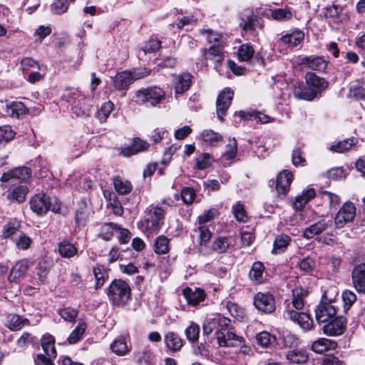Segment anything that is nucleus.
<instances>
[{
    "mask_svg": "<svg viewBox=\"0 0 365 365\" xmlns=\"http://www.w3.org/2000/svg\"><path fill=\"white\" fill-rule=\"evenodd\" d=\"M338 292L331 288L324 292L319 303L314 309L315 319L319 324L327 322L328 319L337 315L339 307L336 301Z\"/></svg>",
    "mask_w": 365,
    "mask_h": 365,
    "instance_id": "1",
    "label": "nucleus"
},
{
    "mask_svg": "<svg viewBox=\"0 0 365 365\" xmlns=\"http://www.w3.org/2000/svg\"><path fill=\"white\" fill-rule=\"evenodd\" d=\"M29 203L31 210L39 216L46 215L48 210L55 213L61 211V204L58 199L42 192L32 196Z\"/></svg>",
    "mask_w": 365,
    "mask_h": 365,
    "instance_id": "2",
    "label": "nucleus"
},
{
    "mask_svg": "<svg viewBox=\"0 0 365 365\" xmlns=\"http://www.w3.org/2000/svg\"><path fill=\"white\" fill-rule=\"evenodd\" d=\"M129 284L122 279H114L107 290V295L111 303L115 306L123 307L130 298Z\"/></svg>",
    "mask_w": 365,
    "mask_h": 365,
    "instance_id": "3",
    "label": "nucleus"
},
{
    "mask_svg": "<svg viewBox=\"0 0 365 365\" xmlns=\"http://www.w3.org/2000/svg\"><path fill=\"white\" fill-rule=\"evenodd\" d=\"M165 92L159 87H150L139 90L135 93L138 103H147L155 106L165 98Z\"/></svg>",
    "mask_w": 365,
    "mask_h": 365,
    "instance_id": "4",
    "label": "nucleus"
},
{
    "mask_svg": "<svg viewBox=\"0 0 365 365\" xmlns=\"http://www.w3.org/2000/svg\"><path fill=\"white\" fill-rule=\"evenodd\" d=\"M322 330L324 335L329 336H339L346 330L347 319L342 315H336L322 324Z\"/></svg>",
    "mask_w": 365,
    "mask_h": 365,
    "instance_id": "5",
    "label": "nucleus"
},
{
    "mask_svg": "<svg viewBox=\"0 0 365 365\" xmlns=\"http://www.w3.org/2000/svg\"><path fill=\"white\" fill-rule=\"evenodd\" d=\"M146 213L142 225L150 232L159 230L163 224L165 210L158 206H155L148 209Z\"/></svg>",
    "mask_w": 365,
    "mask_h": 365,
    "instance_id": "6",
    "label": "nucleus"
},
{
    "mask_svg": "<svg viewBox=\"0 0 365 365\" xmlns=\"http://www.w3.org/2000/svg\"><path fill=\"white\" fill-rule=\"evenodd\" d=\"M150 71L144 69L143 71L121 72L117 73L112 79L114 87L118 90L127 88L134 81L148 76Z\"/></svg>",
    "mask_w": 365,
    "mask_h": 365,
    "instance_id": "7",
    "label": "nucleus"
},
{
    "mask_svg": "<svg viewBox=\"0 0 365 365\" xmlns=\"http://www.w3.org/2000/svg\"><path fill=\"white\" fill-rule=\"evenodd\" d=\"M253 304L259 311L264 314H271L276 309L275 300L269 292H257L253 298Z\"/></svg>",
    "mask_w": 365,
    "mask_h": 365,
    "instance_id": "8",
    "label": "nucleus"
},
{
    "mask_svg": "<svg viewBox=\"0 0 365 365\" xmlns=\"http://www.w3.org/2000/svg\"><path fill=\"white\" fill-rule=\"evenodd\" d=\"M67 101L71 105L73 112L77 116L83 117L89 115L90 106L87 103L88 100L79 92H73Z\"/></svg>",
    "mask_w": 365,
    "mask_h": 365,
    "instance_id": "9",
    "label": "nucleus"
},
{
    "mask_svg": "<svg viewBox=\"0 0 365 365\" xmlns=\"http://www.w3.org/2000/svg\"><path fill=\"white\" fill-rule=\"evenodd\" d=\"M284 317L297 322L304 331L312 330L314 327L312 319L304 312H298L288 308L284 312Z\"/></svg>",
    "mask_w": 365,
    "mask_h": 365,
    "instance_id": "10",
    "label": "nucleus"
},
{
    "mask_svg": "<svg viewBox=\"0 0 365 365\" xmlns=\"http://www.w3.org/2000/svg\"><path fill=\"white\" fill-rule=\"evenodd\" d=\"M356 215V208L351 202H345L336 213L334 223L337 228L343 227L347 222L353 220Z\"/></svg>",
    "mask_w": 365,
    "mask_h": 365,
    "instance_id": "11",
    "label": "nucleus"
},
{
    "mask_svg": "<svg viewBox=\"0 0 365 365\" xmlns=\"http://www.w3.org/2000/svg\"><path fill=\"white\" fill-rule=\"evenodd\" d=\"M232 329L231 324L225 332H218L217 341L220 346H241L243 344V337L237 335Z\"/></svg>",
    "mask_w": 365,
    "mask_h": 365,
    "instance_id": "12",
    "label": "nucleus"
},
{
    "mask_svg": "<svg viewBox=\"0 0 365 365\" xmlns=\"http://www.w3.org/2000/svg\"><path fill=\"white\" fill-rule=\"evenodd\" d=\"M233 98L232 91L227 88L224 89L218 96L216 101L217 114L218 118L222 121L223 116L230 107Z\"/></svg>",
    "mask_w": 365,
    "mask_h": 365,
    "instance_id": "13",
    "label": "nucleus"
},
{
    "mask_svg": "<svg viewBox=\"0 0 365 365\" xmlns=\"http://www.w3.org/2000/svg\"><path fill=\"white\" fill-rule=\"evenodd\" d=\"M305 79L307 86L313 92L315 97H317L328 86V82L324 78L312 72L306 74Z\"/></svg>",
    "mask_w": 365,
    "mask_h": 365,
    "instance_id": "14",
    "label": "nucleus"
},
{
    "mask_svg": "<svg viewBox=\"0 0 365 365\" xmlns=\"http://www.w3.org/2000/svg\"><path fill=\"white\" fill-rule=\"evenodd\" d=\"M31 175V169L26 167H21L16 168L8 173H4L1 177V181L3 182H7L11 181L14 185L15 182L23 181L28 179Z\"/></svg>",
    "mask_w": 365,
    "mask_h": 365,
    "instance_id": "15",
    "label": "nucleus"
},
{
    "mask_svg": "<svg viewBox=\"0 0 365 365\" xmlns=\"http://www.w3.org/2000/svg\"><path fill=\"white\" fill-rule=\"evenodd\" d=\"M201 55L205 59H210L216 63V68L221 65L224 60L223 46L220 43L214 44L208 49L201 48Z\"/></svg>",
    "mask_w": 365,
    "mask_h": 365,
    "instance_id": "16",
    "label": "nucleus"
},
{
    "mask_svg": "<svg viewBox=\"0 0 365 365\" xmlns=\"http://www.w3.org/2000/svg\"><path fill=\"white\" fill-rule=\"evenodd\" d=\"M304 38V34L300 30H295L289 34L282 35L277 41L279 45H284L293 48L300 44Z\"/></svg>",
    "mask_w": 365,
    "mask_h": 365,
    "instance_id": "17",
    "label": "nucleus"
},
{
    "mask_svg": "<svg viewBox=\"0 0 365 365\" xmlns=\"http://www.w3.org/2000/svg\"><path fill=\"white\" fill-rule=\"evenodd\" d=\"M352 283L359 293L365 292V264L356 266L351 274Z\"/></svg>",
    "mask_w": 365,
    "mask_h": 365,
    "instance_id": "18",
    "label": "nucleus"
},
{
    "mask_svg": "<svg viewBox=\"0 0 365 365\" xmlns=\"http://www.w3.org/2000/svg\"><path fill=\"white\" fill-rule=\"evenodd\" d=\"M182 294L186 299L189 305L197 306L201 302L204 301L206 297L205 292L200 288L192 289L190 287H186L182 290Z\"/></svg>",
    "mask_w": 365,
    "mask_h": 365,
    "instance_id": "19",
    "label": "nucleus"
},
{
    "mask_svg": "<svg viewBox=\"0 0 365 365\" xmlns=\"http://www.w3.org/2000/svg\"><path fill=\"white\" fill-rule=\"evenodd\" d=\"M301 63L309 69L324 71L327 66L328 62L322 56H310L302 58Z\"/></svg>",
    "mask_w": 365,
    "mask_h": 365,
    "instance_id": "20",
    "label": "nucleus"
},
{
    "mask_svg": "<svg viewBox=\"0 0 365 365\" xmlns=\"http://www.w3.org/2000/svg\"><path fill=\"white\" fill-rule=\"evenodd\" d=\"M28 192L26 185H17L7 190L6 198L11 202L21 203L26 200Z\"/></svg>",
    "mask_w": 365,
    "mask_h": 365,
    "instance_id": "21",
    "label": "nucleus"
},
{
    "mask_svg": "<svg viewBox=\"0 0 365 365\" xmlns=\"http://www.w3.org/2000/svg\"><path fill=\"white\" fill-rule=\"evenodd\" d=\"M292 181V174L287 170L279 173L276 180V190L279 195H285Z\"/></svg>",
    "mask_w": 365,
    "mask_h": 365,
    "instance_id": "22",
    "label": "nucleus"
},
{
    "mask_svg": "<svg viewBox=\"0 0 365 365\" xmlns=\"http://www.w3.org/2000/svg\"><path fill=\"white\" fill-rule=\"evenodd\" d=\"M4 110L8 115L13 118H19L27 112V108L20 101H6Z\"/></svg>",
    "mask_w": 365,
    "mask_h": 365,
    "instance_id": "23",
    "label": "nucleus"
},
{
    "mask_svg": "<svg viewBox=\"0 0 365 365\" xmlns=\"http://www.w3.org/2000/svg\"><path fill=\"white\" fill-rule=\"evenodd\" d=\"M192 76L185 73L175 77L174 88L176 94H182L189 89L192 83Z\"/></svg>",
    "mask_w": 365,
    "mask_h": 365,
    "instance_id": "24",
    "label": "nucleus"
},
{
    "mask_svg": "<svg viewBox=\"0 0 365 365\" xmlns=\"http://www.w3.org/2000/svg\"><path fill=\"white\" fill-rule=\"evenodd\" d=\"M336 343L326 338H319L312 344V350L317 354H322L329 350L334 349Z\"/></svg>",
    "mask_w": 365,
    "mask_h": 365,
    "instance_id": "25",
    "label": "nucleus"
},
{
    "mask_svg": "<svg viewBox=\"0 0 365 365\" xmlns=\"http://www.w3.org/2000/svg\"><path fill=\"white\" fill-rule=\"evenodd\" d=\"M240 18V26L244 31H252L254 29L255 21L257 19L250 9H245L241 13Z\"/></svg>",
    "mask_w": 365,
    "mask_h": 365,
    "instance_id": "26",
    "label": "nucleus"
},
{
    "mask_svg": "<svg viewBox=\"0 0 365 365\" xmlns=\"http://www.w3.org/2000/svg\"><path fill=\"white\" fill-rule=\"evenodd\" d=\"M239 116L245 120H252L262 123H267L270 120V118L268 115L253 110H240Z\"/></svg>",
    "mask_w": 365,
    "mask_h": 365,
    "instance_id": "27",
    "label": "nucleus"
},
{
    "mask_svg": "<svg viewBox=\"0 0 365 365\" xmlns=\"http://www.w3.org/2000/svg\"><path fill=\"white\" fill-rule=\"evenodd\" d=\"M113 183L115 190L119 195H128L133 190V185L131 182L129 180L122 178L119 176L113 178Z\"/></svg>",
    "mask_w": 365,
    "mask_h": 365,
    "instance_id": "28",
    "label": "nucleus"
},
{
    "mask_svg": "<svg viewBox=\"0 0 365 365\" xmlns=\"http://www.w3.org/2000/svg\"><path fill=\"white\" fill-rule=\"evenodd\" d=\"M327 222L322 220L310 225L304 231L303 236L307 239H311L315 235H319L327 229Z\"/></svg>",
    "mask_w": 365,
    "mask_h": 365,
    "instance_id": "29",
    "label": "nucleus"
},
{
    "mask_svg": "<svg viewBox=\"0 0 365 365\" xmlns=\"http://www.w3.org/2000/svg\"><path fill=\"white\" fill-rule=\"evenodd\" d=\"M165 343L166 346L171 351H178L182 346V339L175 333L173 331L168 332L165 335Z\"/></svg>",
    "mask_w": 365,
    "mask_h": 365,
    "instance_id": "30",
    "label": "nucleus"
},
{
    "mask_svg": "<svg viewBox=\"0 0 365 365\" xmlns=\"http://www.w3.org/2000/svg\"><path fill=\"white\" fill-rule=\"evenodd\" d=\"M200 138L207 145H215L222 140L223 137L218 133L210 129L204 130L200 135Z\"/></svg>",
    "mask_w": 365,
    "mask_h": 365,
    "instance_id": "31",
    "label": "nucleus"
},
{
    "mask_svg": "<svg viewBox=\"0 0 365 365\" xmlns=\"http://www.w3.org/2000/svg\"><path fill=\"white\" fill-rule=\"evenodd\" d=\"M55 339L50 334H45L41 339V346L45 354L50 358L56 357V351L54 346Z\"/></svg>",
    "mask_w": 365,
    "mask_h": 365,
    "instance_id": "32",
    "label": "nucleus"
},
{
    "mask_svg": "<svg viewBox=\"0 0 365 365\" xmlns=\"http://www.w3.org/2000/svg\"><path fill=\"white\" fill-rule=\"evenodd\" d=\"M315 196V191L313 189H308L296 197L294 202V207L297 210H301L306 204Z\"/></svg>",
    "mask_w": 365,
    "mask_h": 365,
    "instance_id": "33",
    "label": "nucleus"
},
{
    "mask_svg": "<svg viewBox=\"0 0 365 365\" xmlns=\"http://www.w3.org/2000/svg\"><path fill=\"white\" fill-rule=\"evenodd\" d=\"M293 93L295 98L302 100L312 101L316 98L308 86H304L301 84L294 86Z\"/></svg>",
    "mask_w": 365,
    "mask_h": 365,
    "instance_id": "34",
    "label": "nucleus"
},
{
    "mask_svg": "<svg viewBox=\"0 0 365 365\" xmlns=\"http://www.w3.org/2000/svg\"><path fill=\"white\" fill-rule=\"evenodd\" d=\"M264 267L262 262H254L249 273L250 279L257 283H262L264 279Z\"/></svg>",
    "mask_w": 365,
    "mask_h": 365,
    "instance_id": "35",
    "label": "nucleus"
},
{
    "mask_svg": "<svg viewBox=\"0 0 365 365\" xmlns=\"http://www.w3.org/2000/svg\"><path fill=\"white\" fill-rule=\"evenodd\" d=\"M306 290L301 287H297L292 290V304L296 309H302L304 307V298L307 296Z\"/></svg>",
    "mask_w": 365,
    "mask_h": 365,
    "instance_id": "36",
    "label": "nucleus"
},
{
    "mask_svg": "<svg viewBox=\"0 0 365 365\" xmlns=\"http://www.w3.org/2000/svg\"><path fill=\"white\" fill-rule=\"evenodd\" d=\"M110 349L118 356H124L130 351L125 339L121 336L114 340L110 344Z\"/></svg>",
    "mask_w": 365,
    "mask_h": 365,
    "instance_id": "37",
    "label": "nucleus"
},
{
    "mask_svg": "<svg viewBox=\"0 0 365 365\" xmlns=\"http://www.w3.org/2000/svg\"><path fill=\"white\" fill-rule=\"evenodd\" d=\"M58 250L60 255L66 258L72 257L77 253L76 247L67 240H63L59 243Z\"/></svg>",
    "mask_w": 365,
    "mask_h": 365,
    "instance_id": "38",
    "label": "nucleus"
},
{
    "mask_svg": "<svg viewBox=\"0 0 365 365\" xmlns=\"http://www.w3.org/2000/svg\"><path fill=\"white\" fill-rule=\"evenodd\" d=\"M29 268L27 262L21 261L17 262L12 268L9 278L11 280L23 278Z\"/></svg>",
    "mask_w": 365,
    "mask_h": 365,
    "instance_id": "39",
    "label": "nucleus"
},
{
    "mask_svg": "<svg viewBox=\"0 0 365 365\" xmlns=\"http://www.w3.org/2000/svg\"><path fill=\"white\" fill-rule=\"evenodd\" d=\"M286 358L290 362L295 364H305L309 359L306 351L302 350H292L287 352Z\"/></svg>",
    "mask_w": 365,
    "mask_h": 365,
    "instance_id": "40",
    "label": "nucleus"
},
{
    "mask_svg": "<svg viewBox=\"0 0 365 365\" xmlns=\"http://www.w3.org/2000/svg\"><path fill=\"white\" fill-rule=\"evenodd\" d=\"M148 143L140 138H134L132 144L128 148L127 153L123 151L124 155H134L138 152L143 151L148 148Z\"/></svg>",
    "mask_w": 365,
    "mask_h": 365,
    "instance_id": "41",
    "label": "nucleus"
},
{
    "mask_svg": "<svg viewBox=\"0 0 365 365\" xmlns=\"http://www.w3.org/2000/svg\"><path fill=\"white\" fill-rule=\"evenodd\" d=\"M231 245L230 240L226 237H217L212 245V250L219 254L226 252Z\"/></svg>",
    "mask_w": 365,
    "mask_h": 365,
    "instance_id": "42",
    "label": "nucleus"
},
{
    "mask_svg": "<svg viewBox=\"0 0 365 365\" xmlns=\"http://www.w3.org/2000/svg\"><path fill=\"white\" fill-rule=\"evenodd\" d=\"M194 232L197 234L198 242L200 245H205L212 237V232L206 225L199 224L194 230Z\"/></svg>",
    "mask_w": 365,
    "mask_h": 365,
    "instance_id": "43",
    "label": "nucleus"
},
{
    "mask_svg": "<svg viewBox=\"0 0 365 365\" xmlns=\"http://www.w3.org/2000/svg\"><path fill=\"white\" fill-rule=\"evenodd\" d=\"M271 17L276 21H288L292 19L293 13L291 9L286 7L284 9H277L270 10Z\"/></svg>",
    "mask_w": 365,
    "mask_h": 365,
    "instance_id": "44",
    "label": "nucleus"
},
{
    "mask_svg": "<svg viewBox=\"0 0 365 365\" xmlns=\"http://www.w3.org/2000/svg\"><path fill=\"white\" fill-rule=\"evenodd\" d=\"M93 271L96 281V287L98 289L104 284L106 279L108 278V271L101 264H96Z\"/></svg>",
    "mask_w": 365,
    "mask_h": 365,
    "instance_id": "45",
    "label": "nucleus"
},
{
    "mask_svg": "<svg viewBox=\"0 0 365 365\" xmlns=\"http://www.w3.org/2000/svg\"><path fill=\"white\" fill-rule=\"evenodd\" d=\"M257 343L264 347H269L276 343V337L267 331H262L256 335Z\"/></svg>",
    "mask_w": 365,
    "mask_h": 365,
    "instance_id": "46",
    "label": "nucleus"
},
{
    "mask_svg": "<svg viewBox=\"0 0 365 365\" xmlns=\"http://www.w3.org/2000/svg\"><path fill=\"white\" fill-rule=\"evenodd\" d=\"M291 241V238L287 235H278L274 242L273 252H284Z\"/></svg>",
    "mask_w": 365,
    "mask_h": 365,
    "instance_id": "47",
    "label": "nucleus"
},
{
    "mask_svg": "<svg viewBox=\"0 0 365 365\" xmlns=\"http://www.w3.org/2000/svg\"><path fill=\"white\" fill-rule=\"evenodd\" d=\"M21 227V223L16 219H11L4 227L3 237L8 238L15 234Z\"/></svg>",
    "mask_w": 365,
    "mask_h": 365,
    "instance_id": "48",
    "label": "nucleus"
},
{
    "mask_svg": "<svg viewBox=\"0 0 365 365\" xmlns=\"http://www.w3.org/2000/svg\"><path fill=\"white\" fill-rule=\"evenodd\" d=\"M254 48L250 44H242L240 46L237 51L239 60L241 61H247L250 60L254 55Z\"/></svg>",
    "mask_w": 365,
    "mask_h": 365,
    "instance_id": "49",
    "label": "nucleus"
},
{
    "mask_svg": "<svg viewBox=\"0 0 365 365\" xmlns=\"http://www.w3.org/2000/svg\"><path fill=\"white\" fill-rule=\"evenodd\" d=\"M86 324L84 322L78 324V327L70 334L67 339L68 344H73L78 341L86 329Z\"/></svg>",
    "mask_w": 365,
    "mask_h": 365,
    "instance_id": "50",
    "label": "nucleus"
},
{
    "mask_svg": "<svg viewBox=\"0 0 365 365\" xmlns=\"http://www.w3.org/2000/svg\"><path fill=\"white\" fill-rule=\"evenodd\" d=\"M113 108V104L110 101L105 102L96 113V117L100 122H105Z\"/></svg>",
    "mask_w": 365,
    "mask_h": 365,
    "instance_id": "51",
    "label": "nucleus"
},
{
    "mask_svg": "<svg viewBox=\"0 0 365 365\" xmlns=\"http://www.w3.org/2000/svg\"><path fill=\"white\" fill-rule=\"evenodd\" d=\"M155 252L158 254H165L169 251V240L165 236H159L155 241Z\"/></svg>",
    "mask_w": 365,
    "mask_h": 365,
    "instance_id": "52",
    "label": "nucleus"
},
{
    "mask_svg": "<svg viewBox=\"0 0 365 365\" xmlns=\"http://www.w3.org/2000/svg\"><path fill=\"white\" fill-rule=\"evenodd\" d=\"M232 212L237 221L245 222L247 221L248 217L245 211L244 205L238 202L232 206Z\"/></svg>",
    "mask_w": 365,
    "mask_h": 365,
    "instance_id": "53",
    "label": "nucleus"
},
{
    "mask_svg": "<svg viewBox=\"0 0 365 365\" xmlns=\"http://www.w3.org/2000/svg\"><path fill=\"white\" fill-rule=\"evenodd\" d=\"M355 143L356 140L354 138L345 140L332 145L330 147V150L336 153H342L349 150L355 144Z\"/></svg>",
    "mask_w": 365,
    "mask_h": 365,
    "instance_id": "54",
    "label": "nucleus"
},
{
    "mask_svg": "<svg viewBox=\"0 0 365 365\" xmlns=\"http://www.w3.org/2000/svg\"><path fill=\"white\" fill-rule=\"evenodd\" d=\"M348 98L355 101L365 99V89L360 86L354 85L349 89Z\"/></svg>",
    "mask_w": 365,
    "mask_h": 365,
    "instance_id": "55",
    "label": "nucleus"
},
{
    "mask_svg": "<svg viewBox=\"0 0 365 365\" xmlns=\"http://www.w3.org/2000/svg\"><path fill=\"white\" fill-rule=\"evenodd\" d=\"M185 334L189 341L195 342L199 338L200 327L196 323L191 322L186 328Z\"/></svg>",
    "mask_w": 365,
    "mask_h": 365,
    "instance_id": "56",
    "label": "nucleus"
},
{
    "mask_svg": "<svg viewBox=\"0 0 365 365\" xmlns=\"http://www.w3.org/2000/svg\"><path fill=\"white\" fill-rule=\"evenodd\" d=\"M230 325L231 321L230 319L220 315L216 316V339H217L218 332H225L227 329L230 328Z\"/></svg>",
    "mask_w": 365,
    "mask_h": 365,
    "instance_id": "57",
    "label": "nucleus"
},
{
    "mask_svg": "<svg viewBox=\"0 0 365 365\" xmlns=\"http://www.w3.org/2000/svg\"><path fill=\"white\" fill-rule=\"evenodd\" d=\"M118 225L113 222L105 223L101 226L100 236L105 240H109L113 235L114 230H117Z\"/></svg>",
    "mask_w": 365,
    "mask_h": 365,
    "instance_id": "58",
    "label": "nucleus"
},
{
    "mask_svg": "<svg viewBox=\"0 0 365 365\" xmlns=\"http://www.w3.org/2000/svg\"><path fill=\"white\" fill-rule=\"evenodd\" d=\"M16 133L12 130L10 125L0 126V145L6 143L12 140Z\"/></svg>",
    "mask_w": 365,
    "mask_h": 365,
    "instance_id": "59",
    "label": "nucleus"
},
{
    "mask_svg": "<svg viewBox=\"0 0 365 365\" xmlns=\"http://www.w3.org/2000/svg\"><path fill=\"white\" fill-rule=\"evenodd\" d=\"M200 33L205 37L208 43H220L221 35L212 29H202L200 31Z\"/></svg>",
    "mask_w": 365,
    "mask_h": 365,
    "instance_id": "60",
    "label": "nucleus"
},
{
    "mask_svg": "<svg viewBox=\"0 0 365 365\" xmlns=\"http://www.w3.org/2000/svg\"><path fill=\"white\" fill-rule=\"evenodd\" d=\"M212 157L208 153H202L196 159V166L199 170H205L211 166Z\"/></svg>",
    "mask_w": 365,
    "mask_h": 365,
    "instance_id": "61",
    "label": "nucleus"
},
{
    "mask_svg": "<svg viewBox=\"0 0 365 365\" xmlns=\"http://www.w3.org/2000/svg\"><path fill=\"white\" fill-rule=\"evenodd\" d=\"M59 314L65 321L73 322L77 317L78 312L71 307H66L60 309Z\"/></svg>",
    "mask_w": 365,
    "mask_h": 365,
    "instance_id": "62",
    "label": "nucleus"
},
{
    "mask_svg": "<svg viewBox=\"0 0 365 365\" xmlns=\"http://www.w3.org/2000/svg\"><path fill=\"white\" fill-rule=\"evenodd\" d=\"M342 299L344 303V309L348 310L356 300V294L350 290H345L342 293Z\"/></svg>",
    "mask_w": 365,
    "mask_h": 365,
    "instance_id": "63",
    "label": "nucleus"
},
{
    "mask_svg": "<svg viewBox=\"0 0 365 365\" xmlns=\"http://www.w3.org/2000/svg\"><path fill=\"white\" fill-rule=\"evenodd\" d=\"M66 0H55L51 5V11L56 14H61L68 10Z\"/></svg>",
    "mask_w": 365,
    "mask_h": 365,
    "instance_id": "64",
    "label": "nucleus"
}]
</instances>
